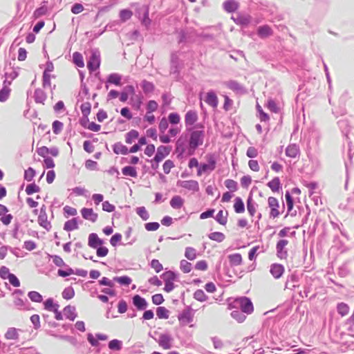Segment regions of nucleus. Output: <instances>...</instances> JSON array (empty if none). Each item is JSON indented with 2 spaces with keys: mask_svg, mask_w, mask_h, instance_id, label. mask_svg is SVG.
Instances as JSON below:
<instances>
[{
  "mask_svg": "<svg viewBox=\"0 0 354 354\" xmlns=\"http://www.w3.org/2000/svg\"><path fill=\"white\" fill-rule=\"evenodd\" d=\"M136 213L144 220L147 221L149 218V214L145 207H140L136 209Z\"/></svg>",
  "mask_w": 354,
  "mask_h": 354,
  "instance_id": "13d9d810",
  "label": "nucleus"
},
{
  "mask_svg": "<svg viewBox=\"0 0 354 354\" xmlns=\"http://www.w3.org/2000/svg\"><path fill=\"white\" fill-rule=\"evenodd\" d=\"M299 154V148L295 144L289 145L286 149V155L288 157L295 158Z\"/></svg>",
  "mask_w": 354,
  "mask_h": 354,
  "instance_id": "aec40b11",
  "label": "nucleus"
},
{
  "mask_svg": "<svg viewBox=\"0 0 354 354\" xmlns=\"http://www.w3.org/2000/svg\"><path fill=\"white\" fill-rule=\"evenodd\" d=\"M175 167L174 162L170 159L165 161L162 165L163 171L166 174H169L171 169Z\"/></svg>",
  "mask_w": 354,
  "mask_h": 354,
  "instance_id": "603ef678",
  "label": "nucleus"
},
{
  "mask_svg": "<svg viewBox=\"0 0 354 354\" xmlns=\"http://www.w3.org/2000/svg\"><path fill=\"white\" fill-rule=\"evenodd\" d=\"M180 269L183 273H189L192 269V265L191 263L183 259L180 262Z\"/></svg>",
  "mask_w": 354,
  "mask_h": 354,
  "instance_id": "c03bdc74",
  "label": "nucleus"
},
{
  "mask_svg": "<svg viewBox=\"0 0 354 354\" xmlns=\"http://www.w3.org/2000/svg\"><path fill=\"white\" fill-rule=\"evenodd\" d=\"M78 228L77 221L75 218L67 221L64 225V230L67 232H71Z\"/></svg>",
  "mask_w": 354,
  "mask_h": 354,
  "instance_id": "2f4dec72",
  "label": "nucleus"
},
{
  "mask_svg": "<svg viewBox=\"0 0 354 354\" xmlns=\"http://www.w3.org/2000/svg\"><path fill=\"white\" fill-rule=\"evenodd\" d=\"M8 212V209L5 205L0 204V221L5 225H8L13 218L12 215L7 214Z\"/></svg>",
  "mask_w": 354,
  "mask_h": 354,
  "instance_id": "9d476101",
  "label": "nucleus"
},
{
  "mask_svg": "<svg viewBox=\"0 0 354 354\" xmlns=\"http://www.w3.org/2000/svg\"><path fill=\"white\" fill-rule=\"evenodd\" d=\"M208 238L212 241L221 243L225 239V235L223 232H214L208 234Z\"/></svg>",
  "mask_w": 354,
  "mask_h": 354,
  "instance_id": "72a5a7b5",
  "label": "nucleus"
},
{
  "mask_svg": "<svg viewBox=\"0 0 354 354\" xmlns=\"http://www.w3.org/2000/svg\"><path fill=\"white\" fill-rule=\"evenodd\" d=\"M156 315L159 319H168L169 311L165 307L160 306L156 309Z\"/></svg>",
  "mask_w": 354,
  "mask_h": 354,
  "instance_id": "79ce46f5",
  "label": "nucleus"
},
{
  "mask_svg": "<svg viewBox=\"0 0 354 354\" xmlns=\"http://www.w3.org/2000/svg\"><path fill=\"white\" fill-rule=\"evenodd\" d=\"M247 209L250 216H254L256 213V207L254 204L252 203L251 198H249L247 201Z\"/></svg>",
  "mask_w": 354,
  "mask_h": 354,
  "instance_id": "680f3d73",
  "label": "nucleus"
},
{
  "mask_svg": "<svg viewBox=\"0 0 354 354\" xmlns=\"http://www.w3.org/2000/svg\"><path fill=\"white\" fill-rule=\"evenodd\" d=\"M231 316L239 323L243 322L246 319V316L239 310L232 311Z\"/></svg>",
  "mask_w": 354,
  "mask_h": 354,
  "instance_id": "864d4df0",
  "label": "nucleus"
},
{
  "mask_svg": "<svg viewBox=\"0 0 354 354\" xmlns=\"http://www.w3.org/2000/svg\"><path fill=\"white\" fill-rule=\"evenodd\" d=\"M81 214L85 220L90 221L93 223L96 222L98 215L92 208L84 207L81 209Z\"/></svg>",
  "mask_w": 354,
  "mask_h": 354,
  "instance_id": "f8f14e48",
  "label": "nucleus"
},
{
  "mask_svg": "<svg viewBox=\"0 0 354 354\" xmlns=\"http://www.w3.org/2000/svg\"><path fill=\"white\" fill-rule=\"evenodd\" d=\"M113 152L116 154L126 155L129 153L128 148L121 142H117L113 146Z\"/></svg>",
  "mask_w": 354,
  "mask_h": 354,
  "instance_id": "c85d7f7f",
  "label": "nucleus"
},
{
  "mask_svg": "<svg viewBox=\"0 0 354 354\" xmlns=\"http://www.w3.org/2000/svg\"><path fill=\"white\" fill-rule=\"evenodd\" d=\"M272 34L273 30L268 25L261 26L257 28V35L262 39L268 37Z\"/></svg>",
  "mask_w": 354,
  "mask_h": 354,
  "instance_id": "f3484780",
  "label": "nucleus"
},
{
  "mask_svg": "<svg viewBox=\"0 0 354 354\" xmlns=\"http://www.w3.org/2000/svg\"><path fill=\"white\" fill-rule=\"evenodd\" d=\"M205 102L214 109L217 108L218 104V99L214 91H209L206 93Z\"/></svg>",
  "mask_w": 354,
  "mask_h": 354,
  "instance_id": "4468645a",
  "label": "nucleus"
},
{
  "mask_svg": "<svg viewBox=\"0 0 354 354\" xmlns=\"http://www.w3.org/2000/svg\"><path fill=\"white\" fill-rule=\"evenodd\" d=\"M122 76L118 73H111L107 77V83L114 84L115 86H121Z\"/></svg>",
  "mask_w": 354,
  "mask_h": 354,
  "instance_id": "7c9ffc66",
  "label": "nucleus"
},
{
  "mask_svg": "<svg viewBox=\"0 0 354 354\" xmlns=\"http://www.w3.org/2000/svg\"><path fill=\"white\" fill-rule=\"evenodd\" d=\"M268 205L270 209L269 217L272 219L278 218L284 209V207H282V211H281V207L278 199L273 196L268 197Z\"/></svg>",
  "mask_w": 354,
  "mask_h": 354,
  "instance_id": "7ed1b4c3",
  "label": "nucleus"
},
{
  "mask_svg": "<svg viewBox=\"0 0 354 354\" xmlns=\"http://www.w3.org/2000/svg\"><path fill=\"white\" fill-rule=\"evenodd\" d=\"M230 263L232 266H239L242 264V256L239 253L231 254L228 256Z\"/></svg>",
  "mask_w": 354,
  "mask_h": 354,
  "instance_id": "b1692460",
  "label": "nucleus"
},
{
  "mask_svg": "<svg viewBox=\"0 0 354 354\" xmlns=\"http://www.w3.org/2000/svg\"><path fill=\"white\" fill-rule=\"evenodd\" d=\"M207 163L201 164L197 171V176H201L203 174L214 171L216 165V160L214 154L209 153L205 156Z\"/></svg>",
  "mask_w": 354,
  "mask_h": 354,
  "instance_id": "f03ea898",
  "label": "nucleus"
},
{
  "mask_svg": "<svg viewBox=\"0 0 354 354\" xmlns=\"http://www.w3.org/2000/svg\"><path fill=\"white\" fill-rule=\"evenodd\" d=\"M122 173L124 176L136 178L138 173L136 169L131 166H126L122 169Z\"/></svg>",
  "mask_w": 354,
  "mask_h": 354,
  "instance_id": "f704fd0d",
  "label": "nucleus"
},
{
  "mask_svg": "<svg viewBox=\"0 0 354 354\" xmlns=\"http://www.w3.org/2000/svg\"><path fill=\"white\" fill-rule=\"evenodd\" d=\"M26 193L28 195L32 194L34 193L39 192L40 191V188L38 185L35 183L29 184L26 187Z\"/></svg>",
  "mask_w": 354,
  "mask_h": 354,
  "instance_id": "5fc2aeb1",
  "label": "nucleus"
},
{
  "mask_svg": "<svg viewBox=\"0 0 354 354\" xmlns=\"http://www.w3.org/2000/svg\"><path fill=\"white\" fill-rule=\"evenodd\" d=\"M64 315L69 320L73 321L77 315L75 313V308L71 306H67L64 308Z\"/></svg>",
  "mask_w": 354,
  "mask_h": 354,
  "instance_id": "bb28decb",
  "label": "nucleus"
},
{
  "mask_svg": "<svg viewBox=\"0 0 354 354\" xmlns=\"http://www.w3.org/2000/svg\"><path fill=\"white\" fill-rule=\"evenodd\" d=\"M185 257L190 261L194 260L197 257L196 250L192 247L186 248L185 251Z\"/></svg>",
  "mask_w": 354,
  "mask_h": 354,
  "instance_id": "a19ab883",
  "label": "nucleus"
},
{
  "mask_svg": "<svg viewBox=\"0 0 354 354\" xmlns=\"http://www.w3.org/2000/svg\"><path fill=\"white\" fill-rule=\"evenodd\" d=\"M180 187L196 192L199 191L198 183L195 180H183L178 183Z\"/></svg>",
  "mask_w": 354,
  "mask_h": 354,
  "instance_id": "9b49d317",
  "label": "nucleus"
},
{
  "mask_svg": "<svg viewBox=\"0 0 354 354\" xmlns=\"http://www.w3.org/2000/svg\"><path fill=\"white\" fill-rule=\"evenodd\" d=\"M73 61L74 64L80 68H83L84 66L83 56L79 52H75L73 54Z\"/></svg>",
  "mask_w": 354,
  "mask_h": 354,
  "instance_id": "4c0bfd02",
  "label": "nucleus"
},
{
  "mask_svg": "<svg viewBox=\"0 0 354 354\" xmlns=\"http://www.w3.org/2000/svg\"><path fill=\"white\" fill-rule=\"evenodd\" d=\"M196 128L198 129L191 131L189 139L188 153L190 156L193 155L196 149L203 144L205 135L204 130L205 127L203 124H198Z\"/></svg>",
  "mask_w": 354,
  "mask_h": 354,
  "instance_id": "f257e3e1",
  "label": "nucleus"
},
{
  "mask_svg": "<svg viewBox=\"0 0 354 354\" xmlns=\"http://www.w3.org/2000/svg\"><path fill=\"white\" fill-rule=\"evenodd\" d=\"M234 209L236 213L241 214L245 211V206L242 199L236 197L234 200Z\"/></svg>",
  "mask_w": 354,
  "mask_h": 354,
  "instance_id": "c9c22d12",
  "label": "nucleus"
},
{
  "mask_svg": "<svg viewBox=\"0 0 354 354\" xmlns=\"http://www.w3.org/2000/svg\"><path fill=\"white\" fill-rule=\"evenodd\" d=\"M11 274L12 273L10 272V270L7 267L1 266L0 268V277L2 279H8Z\"/></svg>",
  "mask_w": 354,
  "mask_h": 354,
  "instance_id": "338daca9",
  "label": "nucleus"
},
{
  "mask_svg": "<svg viewBox=\"0 0 354 354\" xmlns=\"http://www.w3.org/2000/svg\"><path fill=\"white\" fill-rule=\"evenodd\" d=\"M284 271V267L281 264L273 263L270 266V272L275 279H279L283 275Z\"/></svg>",
  "mask_w": 354,
  "mask_h": 354,
  "instance_id": "2eb2a0df",
  "label": "nucleus"
},
{
  "mask_svg": "<svg viewBox=\"0 0 354 354\" xmlns=\"http://www.w3.org/2000/svg\"><path fill=\"white\" fill-rule=\"evenodd\" d=\"M194 298L198 301L203 302L207 300L208 297L205 294L203 290L198 289L194 292Z\"/></svg>",
  "mask_w": 354,
  "mask_h": 354,
  "instance_id": "de8ad7c7",
  "label": "nucleus"
},
{
  "mask_svg": "<svg viewBox=\"0 0 354 354\" xmlns=\"http://www.w3.org/2000/svg\"><path fill=\"white\" fill-rule=\"evenodd\" d=\"M225 85L227 88L236 93L242 92L243 91V86L235 80H230L225 82Z\"/></svg>",
  "mask_w": 354,
  "mask_h": 354,
  "instance_id": "a878e982",
  "label": "nucleus"
},
{
  "mask_svg": "<svg viewBox=\"0 0 354 354\" xmlns=\"http://www.w3.org/2000/svg\"><path fill=\"white\" fill-rule=\"evenodd\" d=\"M133 304L138 310H144L147 306L146 300L138 295L133 297Z\"/></svg>",
  "mask_w": 354,
  "mask_h": 354,
  "instance_id": "5701e85b",
  "label": "nucleus"
},
{
  "mask_svg": "<svg viewBox=\"0 0 354 354\" xmlns=\"http://www.w3.org/2000/svg\"><path fill=\"white\" fill-rule=\"evenodd\" d=\"M151 266L157 273L160 272L163 269L162 265L158 259H153L151 261Z\"/></svg>",
  "mask_w": 354,
  "mask_h": 354,
  "instance_id": "69168bd1",
  "label": "nucleus"
},
{
  "mask_svg": "<svg viewBox=\"0 0 354 354\" xmlns=\"http://www.w3.org/2000/svg\"><path fill=\"white\" fill-rule=\"evenodd\" d=\"M337 308L338 313L342 317L348 315L350 309L349 306L343 302L338 304Z\"/></svg>",
  "mask_w": 354,
  "mask_h": 354,
  "instance_id": "a18cd8bd",
  "label": "nucleus"
},
{
  "mask_svg": "<svg viewBox=\"0 0 354 354\" xmlns=\"http://www.w3.org/2000/svg\"><path fill=\"white\" fill-rule=\"evenodd\" d=\"M198 119V113L196 111L189 110L185 115V123L186 127L192 126Z\"/></svg>",
  "mask_w": 354,
  "mask_h": 354,
  "instance_id": "ddd939ff",
  "label": "nucleus"
},
{
  "mask_svg": "<svg viewBox=\"0 0 354 354\" xmlns=\"http://www.w3.org/2000/svg\"><path fill=\"white\" fill-rule=\"evenodd\" d=\"M165 282L164 290L167 292H171L174 288V281L177 278V275L173 271H166L160 276Z\"/></svg>",
  "mask_w": 354,
  "mask_h": 354,
  "instance_id": "20e7f679",
  "label": "nucleus"
},
{
  "mask_svg": "<svg viewBox=\"0 0 354 354\" xmlns=\"http://www.w3.org/2000/svg\"><path fill=\"white\" fill-rule=\"evenodd\" d=\"M240 304V308L243 313L251 314L254 311V306L251 300L246 297H242L236 299Z\"/></svg>",
  "mask_w": 354,
  "mask_h": 354,
  "instance_id": "423d86ee",
  "label": "nucleus"
},
{
  "mask_svg": "<svg viewBox=\"0 0 354 354\" xmlns=\"http://www.w3.org/2000/svg\"><path fill=\"white\" fill-rule=\"evenodd\" d=\"M35 102L44 104V102L46 99L45 93L41 90H37L35 93Z\"/></svg>",
  "mask_w": 354,
  "mask_h": 354,
  "instance_id": "8fccbe9b",
  "label": "nucleus"
},
{
  "mask_svg": "<svg viewBox=\"0 0 354 354\" xmlns=\"http://www.w3.org/2000/svg\"><path fill=\"white\" fill-rule=\"evenodd\" d=\"M168 121L171 124H177L180 121V117L177 113H171L168 115Z\"/></svg>",
  "mask_w": 354,
  "mask_h": 354,
  "instance_id": "052dcab7",
  "label": "nucleus"
},
{
  "mask_svg": "<svg viewBox=\"0 0 354 354\" xmlns=\"http://www.w3.org/2000/svg\"><path fill=\"white\" fill-rule=\"evenodd\" d=\"M120 18L122 22L126 21L127 20H129L131 19V17L133 15V12L131 10L128 9H123L121 10L120 12Z\"/></svg>",
  "mask_w": 354,
  "mask_h": 354,
  "instance_id": "3c124183",
  "label": "nucleus"
},
{
  "mask_svg": "<svg viewBox=\"0 0 354 354\" xmlns=\"http://www.w3.org/2000/svg\"><path fill=\"white\" fill-rule=\"evenodd\" d=\"M22 295V292L20 290H15L13 292L14 300L13 303L15 306L18 308H21L24 306V301L23 299L20 297Z\"/></svg>",
  "mask_w": 354,
  "mask_h": 354,
  "instance_id": "cd10ccee",
  "label": "nucleus"
},
{
  "mask_svg": "<svg viewBox=\"0 0 354 354\" xmlns=\"http://www.w3.org/2000/svg\"><path fill=\"white\" fill-rule=\"evenodd\" d=\"M257 111L259 112V118L261 121L266 122L269 120V115L263 111L261 106L259 104L257 105Z\"/></svg>",
  "mask_w": 354,
  "mask_h": 354,
  "instance_id": "0e129e2a",
  "label": "nucleus"
},
{
  "mask_svg": "<svg viewBox=\"0 0 354 354\" xmlns=\"http://www.w3.org/2000/svg\"><path fill=\"white\" fill-rule=\"evenodd\" d=\"M103 241L100 239L97 234L91 233L88 236V245L90 248L96 249L102 245Z\"/></svg>",
  "mask_w": 354,
  "mask_h": 354,
  "instance_id": "dca6fc26",
  "label": "nucleus"
},
{
  "mask_svg": "<svg viewBox=\"0 0 354 354\" xmlns=\"http://www.w3.org/2000/svg\"><path fill=\"white\" fill-rule=\"evenodd\" d=\"M184 204V200L180 196H174L170 201V205L174 209H180Z\"/></svg>",
  "mask_w": 354,
  "mask_h": 354,
  "instance_id": "473e14b6",
  "label": "nucleus"
},
{
  "mask_svg": "<svg viewBox=\"0 0 354 354\" xmlns=\"http://www.w3.org/2000/svg\"><path fill=\"white\" fill-rule=\"evenodd\" d=\"M232 19L238 25L247 26L250 22L251 17L248 15H239L236 17H232Z\"/></svg>",
  "mask_w": 354,
  "mask_h": 354,
  "instance_id": "4be33fe9",
  "label": "nucleus"
},
{
  "mask_svg": "<svg viewBox=\"0 0 354 354\" xmlns=\"http://www.w3.org/2000/svg\"><path fill=\"white\" fill-rule=\"evenodd\" d=\"M44 308L48 311L54 312L57 309H59V306L57 304H55L52 298H49L44 303Z\"/></svg>",
  "mask_w": 354,
  "mask_h": 354,
  "instance_id": "e433bc0d",
  "label": "nucleus"
},
{
  "mask_svg": "<svg viewBox=\"0 0 354 354\" xmlns=\"http://www.w3.org/2000/svg\"><path fill=\"white\" fill-rule=\"evenodd\" d=\"M139 133L137 130L131 129L129 132H127L125 135V142L127 144L133 143L135 140L138 138Z\"/></svg>",
  "mask_w": 354,
  "mask_h": 354,
  "instance_id": "c756f323",
  "label": "nucleus"
},
{
  "mask_svg": "<svg viewBox=\"0 0 354 354\" xmlns=\"http://www.w3.org/2000/svg\"><path fill=\"white\" fill-rule=\"evenodd\" d=\"M141 87L145 93H152L155 89V86L152 82L143 80L141 83Z\"/></svg>",
  "mask_w": 354,
  "mask_h": 354,
  "instance_id": "ea45409f",
  "label": "nucleus"
},
{
  "mask_svg": "<svg viewBox=\"0 0 354 354\" xmlns=\"http://www.w3.org/2000/svg\"><path fill=\"white\" fill-rule=\"evenodd\" d=\"M100 54L94 52L92 53L87 62V68L91 72L95 71L100 68Z\"/></svg>",
  "mask_w": 354,
  "mask_h": 354,
  "instance_id": "0eeeda50",
  "label": "nucleus"
},
{
  "mask_svg": "<svg viewBox=\"0 0 354 354\" xmlns=\"http://www.w3.org/2000/svg\"><path fill=\"white\" fill-rule=\"evenodd\" d=\"M38 223L44 229L48 230L51 227L50 223L48 221V216L46 212V207L43 205L40 209V213L38 216Z\"/></svg>",
  "mask_w": 354,
  "mask_h": 354,
  "instance_id": "6e6552de",
  "label": "nucleus"
},
{
  "mask_svg": "<svg viewBox=\"0 0 354 354\" xmlns=\"http://www.w3.org/2000/svg\"><path fill=\"white\" fill-rule=\"evenodd\" d=\"M252 183V178L249 175L243 176L241 178V185L244 188H248Z\"/></svg>",
  "mask_w": 354,
  "mask_h": 354,
  "instance_id": "774afa93",
  "label": "nucleus"
},
{
  "mask_svg": "<svg viewBox=\"0 0 354 354\" xmlns=\"http://www.w3.org/2000/svg\"><path fill=\"white\" fill-rule=\"evenodd\" d=\"M51 73H43L42 85L44 87H50L51 86V78L55 77V75H51Z\"/></svg>",
  "mask_w": 354,
  "mask_h": 354,
  "instance_id": "49530a36",
  "label": "nucleus"
},
{
  "mask_svg": "<svg viewBox=\"0 0 354 354\" xmlns=\"http://www.w3.org/2000/svg\"><path fill=\"white\" fill-rule=\"evenodd\" d=\"M228 212L227 211L220 210L217 213L215 220L221 225H226L227 223Z\"/></svg>",
  "mask_w": 354,
  "mask_h": 354,
  "instance_id": "393cba45",
  "label": "nucleus"
},
{
  "mask_svg": "<svg viewBox=\"0 0 354 354\" xmlns=\"http://www.w3.org/2000/svg\"><path fill=\"white\" fill-rule=\"evenodd\" d=\"M64 128V124L59 121L55 120L52 124L53 132L55 135L59 134Z\"/></svg>",
  "mask_w": 354,
  "mask_h": 354,
  "instance_id": "09e8293b",
  "label": "nucleus"
},
{
  "mask_svg": "<svg viewBox=\"0 0 354 354\" xmlns=\"http://www.w3.org/2000/svg\"><path fill=\"white\" fill-rule=\"evenodd\" d=\"M171 151V147L160 145L157 148L156 153L154 158L152 160V162H154L157 164L156 167L152 165L153 168H158V163L162 162L167 156L169 155Z\"/></svg>",
  "mask_w": 354,
  "mask_h": 354,
  "instance_id": "39448f33",
  "label": "nucleus"
},
{
  "mask_svg": "<svg viewBox=\"0 0 354 354\" xmlns=\"http://www.w3.org/2000/svg\"><path fill=\"white\" fill-rule=\"evenodd\" d=\"M114 280L122 285L129 286L131 284L132 280L127 276L116 277Z\"/></svg>",
  "mask_w": 354,
  "mask_h": 354,
  "instance_id": "bf43d9fd",
  "label": "nucleus"
},
{
  "mask_svg": "<svg viewBox=\"0 0 354 354\" xmlns=\"http://www.w3.org/2000/svg\"><path fill=\"white\" fill-rule=\"evenodd\" d=\"M267 186L272 190V192H279L281 189V184L279 177L273 178L270 181L267 183Z\"/></svg>",
  "mask_w": 354,
  "mask_h": 354,
  "instance_id": "412c9836",
  "label": "nucleus"
},
{
  "mask_svg": "<svg viewBox=\"0 0 354 354\" xmlns=\"http://www.w3.org/2000/svg\"><path fill=\"white\" fill-rule=\"evenodd\" d=\"M28 295L32 301L39 303L42 301V296L38 292L30 291Z\"/></svg>",
  "mask_w": 354,
  "mask_h": 354,
  "instance_id": "6e6d98bb",
  "label": "nucleus"
},
{
  "mask_svg": "<svg viewBox=\"0 0 354 354\" xmlns=\"http://www.w3.org/2000/svg\"><path fill=\"white\" fill-rule=\"evenodd\" d=\"M169 127V121L166 118H162L159 124L158 129L160 133H164Z\"/></svg>",
  "mask_w": 354,
  "mask_h": 354,
  "instance_id": "4d7b16f0",
  "label": "nucleus"
},
{
  "mask_svg": "<svg viewBox=\"0 0 354 354\" xmlns=\"http://www.w3.org/2000/svg\"><path fill=\"white\" fill-rule=\"evenodd\" d=\"M223 8L227 12H235L239 7V3L234 0H227L223 3Z\"/></svg>",
  "mask_w": 354,
  "mask_h": 354,
  "instance_id": "6ab92c4d",
  "label": "nucleus"
},
{
  "mask_svg": "<svg viewBox=\"0 0 354 354\" xmlns=\"http://www.w3.org/2000/svg\"><path fill=\"white\" fill-rule=\"evenodd\" d=\"M172 339L167 335H161L159 337L158 344L163 349L168 350L171 347Z\"/></svg>",
  "mask_w": 354,
  "mask_h": 354,
  "instance_id": "a211bd4d",
  "label": "nucleus"
},
{
  "mask_svg": "<svg viewBox=\"0 0 354 354\" xmlns=\"http://www.w3.org/2000/svg\"><path fill=\"white\" fill-rule=\"evenodd\" d=\"M288 244V241L281 239L279 241L276 245L277 257L281 259H286L288 257V252L285 250L286 246Z\"/></svg>",
  "mask_w": 354,
  "mask_h": 354,
  "instance_id": "1a4fd4ad",
  "label": "nucleus"
},
{
  "mask_svg": "<svg viewBox=\"0 0 354 354\" xmlns=\"http://www.w3.org/2000/svg\"><path fill=\"white\" fill-rule=\"evenodd\" d=\"M225 186L230 192H234L238 189V183L232 179H227L224 182Z\"/></svg>",
  "mask_w": 354,
  "mask_h": 354,
  "instance_id": "37998d69",
  "label": "nucleus"
},
{
  "mask_svg": "<svg viewBox=\"0 0 354 354\" xmlns=\"http://www.w3.org/2000/svg\"><path fill=\"white\" fill-rule=\"evenodd\" d=\"M35 176V171L32 167H28L24 171V179L27 181H31Z\"/></svg>",
  "mask_w": 354,
  "mask_h": 354,
  "instance_id": "e2e57ef3",
  "label": "nucleus"
},
{
  "mask_svg": "<svg viewBox=\"0 0 354 354\" xmlns=\"http://www.w3.org/2000/svg\"><path fill=\"white\" fill-rule=\"evenodd\" d=\"M7 339L17 340L19 339V334L15 328H9L5 334Z\"/></svg>",
  "mask_w": 354,
  "mask_h": 354,
  "instance_id": "58836bf2",
  "label": "nucleus"
}]
</instances>
